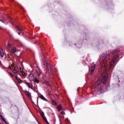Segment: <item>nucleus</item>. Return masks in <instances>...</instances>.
Instances as JSON below:
<instances>
[{
  "label": "nucleus",
  "instance_id": "obj_31",
  "mask_svg": "<svg viewBox=\"0 0 124 124\" xmlns=\"http://www.w3.org/2000/svg\"><path fill=\"white\" fill-rule=\"evenodd\" d=\"M12 67H13V66H14V65H12Z\"/></svg>",
  "mask_w": 124,
  "mask_h": 124
},
{
  "label": "nucleus",
  "instance_id": "obj_12",
  "mask_svg": "<svg viewBox=\"0 0 124 124\" xmlns=\"http://www.w3.org/2000/svg\"><path fill=\"white\" fill-rule=\"evenodd\" d=\"M4 56V53H3V50L2 49H0V56L2 58Z\"/></svg>",
  "mask_w": 124,
  "mask_h": 124
},
{
  "label": "nucleus",
  "instance_id": "obj_3",
  "mask_svg": "<svg viewBox=\"0 0 124 124\" xmlns=\"http://www.w3.org/2000/svg\"><path fill=\"white\" fill-rule=\"evenodd\" d=\"M43 62L44 63V65L46 67L47 69H51V66H50V64L47 62V59H46V57H44V59H43Z\"/></svg>",
  "mask_w": 124,
  "mask_h": 124
},
{
  "label": "nucleus",
  "instance_id": "obj_14",
  "mask_svg": "<svg viewBox=\"0 0 124 124\" xmlns=\"http://www.w3.org/2000/svg\"><path fill=\"white\" fill-rule=\"evenodd\" d=\"M16 29L18 31H22L23 29L20 26H16Z\"/></svg>",
  "mask_w": 124,
  "mask_h": 124
},
{
  "label": "nucleus",
  "instance_id": "obj_22",
  "mask_svg": "<svg viewBox=\"0 0 124 124\" xmlns=\"http://www.w3.org/2000/svg\"><path fill=\"white\" fill-rule=\"evenodd\" d=\"M116 59H117V56H115V57H114V58H113V59H112V62H114L115 60H116Z\"/></svg>",
  "mask_w": 124,
  "mask_h": 124
},
{
  "label": "nucleus",
  "instance_id": "obj_24",
  "mask_svg": "<svg viewBox=\"0 0 124 124\" xmlns=\"http://www.w3.org/2000/svg\"><path fill=\"white\" fill-rule=\"evenodd\" d=\"M9 74H10V75H11L12 77H13L14 76L13 75V74H12V73L11 72H9Z\"/></svg>",
  "mask_w": 124,
  "mask_h": 124
},
{
  "label": "nucleus",
  "instance_id": "obj_20",
  "mask_svg": "<svg viewBox=\"0 0 124 124\" xmlns=\"http://www.w3.org/2000/svg\"><path fill=\"white\" fill-rule=\"evenodd\" d=\"M16 52V48H13L11 50V52L13 53V54H14Z\"/></svg>",
  "mask_w": 124,
  "mask_h": 124
},
{
  "label": "nucleus",
  "instance_id": "obj_15",
  "mask_svg": "<svg viewBox=\"0 0 124 124\" xmlns=\"http://www.w3.org/2000/svg\"><path fill=\"white\" fill-rule=\"evenodd\" d=\"M25 94L28 96L29 98H31V93H30V92L26 91Z\"/></svg>",
  "mask_w": 124,
  "mask_h": 124
},
{
  "label": "nucleus",
  "instance_id": "obj_26",
  "mask_svg": "<svg viewBox=\"0 0 124 124\" xmlns=\"http://www.w3.org/2000/svg\"><path fill=\"white\" fill-rule=\"evenodd\" d=\"M0 22H2V23H4V21H3V20L0 19Z\"/></svg>",
  "mask_w": 124,
  "mask_h": 124
},
{
  "label": "nucleus",
  "instance_id": "obj_28",
  "mask_svg": "<svg viewBox=\"0 0 124 124\" xmlns=\"http://www.w3.org/2000/svg\"><path fill=\"white\" fill-rule=\"evenodd\" d=\"M65 121L66 122H68V118H66V119H65Z\"/></svg>",
  "mask_w": 124,
  "mask_h": 124
},
{
  "label": "nucleus",
  "instance_id": "obj_8",
  "mask_svg": "<svg viewBox=\"0 0 124 124\" xmlns=\"http://www.w3.org/2000/svg\"><path fill=\"white\" fill-rule=\"evenodd\" d=\"M13 72L15 74L18 73V72H19V68L17 66L15 67Z\"/></svg>",
  "mask_w": 124,
  "mask_h": 124
},
{
  "label": "nucleus",
  "instance_id": "obj_29",
  "mask_svg": "<svg viewBox=\"0 0 124 124\" xmlns=\"http://www.w3.org/2000/svg\"><path fill=\"white\" fill-rule=\"evenodd\" d=\"M46 123L47 124H49V123L48 122V121H46Z\"/></svg>",
  "mask_w": 124,
  "mask_h": 124
},
{
  "label": "nucleus",
  "instance_id": "obj_7",
  "mask_svg": "<svg viewBox=\"0 0 124 124\" xmlns=\"http://www.w3.org/2000/svg\"><path fill=\"white\" fill-rule=\"evenodd\" d=\"M20 71L22 73V75L25 76L26 75V73H27V71L24 68H20Z\"/></svg>",
  "mask_w": 124,
  "mask_h": 124
},
{
  "label": "nucleus",
  "instance_id": "obj_19",
  "mask_svg": "<svg viewBox=\"0 0 124 124\" xmlns=\"http://www.w3.org/2000/svg\"><path fill=\"white\" fill-rule=\"evenodd\" d=\"M34 81V82L35 83H37V84H38V83L39 82V80H38V79H37V78H34V80H33Z\"/></svg>",
  "mask_w": 124,
  "mask_h": 124
},
{
  "label": "nucleus",
  "instance_id": "obj_1",
  "mask_svg": "<svg viewBox=\"0 0 124 124\" xmlns=\"http://www.w3.org/2000/svg\"><path fill=\"white\" fill-rule=\"evenodd\" d=\"M107 57H108V55L106 54H102L101 57V61L99 63L100 66H104V68L105 71L107 70L108 63L109 62H107Z\"/></svg>",
  "mask_w": 124,
  "mask_h": 124
},
{
  "label": "nucleus",
  "instance_id": "obj_5",
  "mask_svg": "<svg viewBox=\"0 0 124 124\" xmlns=\"http://www.w3.org/2000/svg\"><path fill=\"white\" fill-rule=\"evenodd\" d=\"M40 114L41 115V117H42V118L43 119L44 121H45V122H46V123H47V122H48L47 121V119L46 118V117H45V116H44V112H43V111H40Z\"/></svg>",
  "mask_w": 124,
  "mask_h": 124
},
{
  "label": "nucleus",
  "instance_id": "obj_25",
  "mask_svg": "<svg viewBox=\"0 0 124 124\" xmlns=\"http://www.w3.org/2000/svg\"><path fill=\"white\" fill-rule=\"evenodd\" d=\"M7 47L8 48H10V47H11V46H10V44H9V43L8 44Z\"/></svg>",
  "mask_w": 124,
  "mask_h": 124
},
{
  "label": "nucleus",
  "instance_id": "obj_9",
  "mask_svg": "<svg viewBox=\"0 0 124 124\" xmlns=\"http://www.w3.org/2000/svg\"><path fill=\"white\" fill-rule=\"evenodd\" d=\"M29 79L30 81H33V80H34V76H33V75L30 74L29 76Z\"/></svg>",
  "mask_w": 124,
  "mask_h": 124
},
{
  "label": "nucleus",
  "instance_id": "obj_32",
  "mask_svg": "<svg viewBox=\"0 0 124 124\" xmlns=\"http://www.w3.org/2000/svg\"><path fill=\"white\" fill-rule=\"evenodd\" d=\"M0 29H1V27H0Z\"/></svg>",
  "mask_w": 124,
  "mask_h": 124
},
{
  "label": "nucleus",
  "instance_id": "obj_17",
  "mask_svg": "<svg viewBox=\"0 0 124 124\" xmlns=\"http://www.w3.org/2000/svg\"><path fill=\"white\" fill-rule=\"evenodd\" d=\"M16 79L18 83H22V82H23V80H21V79L18 77H16Z\"/></svg>",
  "mask_w": 124,
  "mask_h": 124
},
{
  "label": "nucleus",
  "instance_id": "obj_10",
  "mask_svg": "<svg viewBox=\"0 0 124 124\" xmlns=\"http://www.w3.org/2000/svg\"><path fill=\"white\" fill-rule=\"evenodd\" d=\"M36 73L38 75V76L41 75V71H40V69L38 68L36 69Z\"/></svg>",
  "mask_w": 124,
  "mask_h": 124
},
{
  "label": "nucleus",
  "instance_id": "obj_13",
  "mask_svg": "<svg viewBox=\"0 0 124 124\" xmlns=\"http://www.w3.org/2000/svg\"><path fill=\"white\" fill-rule=\"evenodd\" d=\"M26 85L30 88V89H32V86H31V83H28L26 82Z\"/></svg>",
  "mask_w": 124,
  "mask_h": 124
},
{
  "label": "nucleus",
  "instance_id": "obj_2",
  "mask_svg": "<svg viewBox=\"0 0 124 124\" xmlns=\"http://www.w3.org/2000/svg\"><path fill=\"white\" fill-rule=\"evenodd\" d=\"M94 88L95 91H100V90H102L101 81L100 80H98L95 83Z\"/></svg>",
  "mask_w": 124,
  "mask_h": 124
},
{
  "label": "nucleus",
  "instance_id": "obj_21",
  "mask_svg": "<svg viewBox=\"0 0 124 124\" xmlns=\"http://www.w3.org/2000/svg\"><path fill=\"white\" fill-rule=\"evenodd\" d=\"M51 103L53 105H57V103H56V101L55 100H52Z\"/></svg>",
  "mask_w": 124,
  "mask_h": 124
},
{
  "label": "nucleus",
  "instance_id": "obj_11",
  "mask_svg": "<svg viewBox=\"0 0 124 124\" xmlns=\"http://www.w3.org/2000/svg\"><path fill=\"white\" fill-rule=\"evenodd\" d=\"M40 98L41 99H42L45 101H48V100H47V99H46V98H45V97H44V96H43V95H40Z\"/></svg>",
  "mask_w": 124,
  "mask_h": 124
},
{
  "label": "nucleus",
  "instance_id": "obj_6",
  "mask_svg": "<svg viewBox=\"0 0 124 124\" xmlns=\"http://www.w3.org/2000/svg\"><path fill=\"white\" fill-rule=\"evenodd\" d=\"M94 69H95V64H94L93 65H92L91 67V73H90V75H93V71H94Z\"/></svg>",
  "mask_w": 124,
  "mask_h": 124
},
{
  "label": "nucleus",
  "instance_id": "obj_16",
  "mask_svg": "<svg viewBox=\"0 0 124 124\" xmlns=\"http://www.w3.org/2000/svg\"><path fill=\"white\" fill-rule=\"evenodd\" d=\"M57 109H58V111L60 112L62 110V106L59 105L57 106Z\"/></svg>",
  "mask_w": 124,
  "mask_h": 124
},
{
  "label": "nucleus",
  "instance_id": "obj_30",
  "mask_svg": "<svg viewBox=\"0 0 124 124\" xmlns=\"http://www.w3.org/2000/svg\"><path fill=\"white\" fill-rule=\"evenodd\" d=\"M20 33H21V32H18V34L20 35Z\"/></svg>",
  "mask_w": 124,
  "mask_h": 124
},
{
  "label": "nucleus",
  "instance_id": "obj_18",
  "mask_svg": "<svg viewBox=\"0 0 124 124\" xmlns=\"http://www.w3.org/2000/svg\"><path fill=\"white\" fill-rule=\"evenodd\" d=\"M0 117L2 119V121H4L5 124H7V123H6V121H5V119H4V118H3V116H2V115L0 114Z\"/></svg>",
  "mask_w": 124,
  "mask_h": 124
},
{
  "label": "nucleus",
  "instance_id": "obj_23",
  "mask_svg": "<svg viewBox=\"0 0 124 124\" xmlns=\"http://www.w3.org/2000/svg\"><path fill=\"white\" fill-rule=\"evenodd\" d=\"M61 113L62 115H65V112H64L63 111H62Z\"/></svg>",
  "mask_w": 124,
  "mask_h": 124
},
{
  "label": "nucleus",
  "instance_id": "obj_27",
  "mask_svg": "<svg viewBox=\"0 0 124 124\" xmlns=\"http://www.w3.org/2000/svg\"><path fill=\"white\" fill-rule=\"evenodd\" d=\"M112 64H113L112 63H110V66H109V68H111V66H112Z\"/></svg>",
  "mask_w": 124,
  "mask_h": 124
},
{
  "label": "nucleus",
  "instance_id": "obj_4",
  "mask_svg": "<svg viewBox=\"0 0 124 124\" xmlns=\"http://www.w3.org/2000/svg\"><path fill=\"white\" fill-rule=\"evenodd\" d=\"M107 79V77H106V74H105V73H104L102 75V78H101L102 83L106 82Z\"/></svg>",
  "mask_w": 124,
  "mask_h": 124
}]
</instances>
